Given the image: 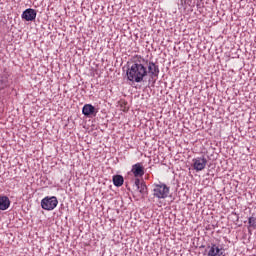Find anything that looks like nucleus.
I'll return each mask as SVG.
<instances>
[{
    "mask_svg": "<svg viewBox=\"0 0 256 256\" xmlns=\"http://www.w3.org/2000/svg\"><path fill=\"white\" fill-rule=\"evenodd\" d=\"M145 65H147V60L141 55L133 56L126 73L128 81L141 83L147 77V66Z\"/></svg>",
    "mask_w": 256,
    "mask_h": 256,
    "instance_id": "obj_1",
    "label": "nucleus"
},
{
    "mask_svg": "<svg viewBox=\"0 0 256 256\" xmlns=\"http://www.w3.org/2000/svg\"><path fill=\"white\" fill-rule=\"evenodd\" d=\"M170 188L165 183L153 185V195L156 199H167L169 197Z\"/></svg>",
    "mask_w": 256,
    "mask_h": 256,
    "instance_id": "obj_2",
    "label": "nucleus"
},
{
    "mask_svg": "<svg viewBox=\"0 0 256 256\" xmlns=\"http://www.w3.org/2000/svg\"><path fill=\"white\" fill-rule=\"evenodd\" d=\"M57 205H59V201L55 196H52V197L47 196L41 200V207L45 211H53V209H55Z\"/></svg>",
    "mask_w": 256,
    "mask_h": 256,
    "instance_id": "obj_3",
    "label": "nucleus"
},
{
    "mask_svg": "<svg viewBox=\"0 0 256 256\" xmlns=\"http://www.w3.org/2000/svg\"><path fill=\"white\" fill-rule=\"evenodd\" d=\"M192 163L193 169L199 173V171H203L207 167V158L205 156L197 157L192 160Z\"/></svg>",
    "mask_w": 256,
    "mask_h": 256,
    "instance_id": "obj_4",
    "label": "nucleus"
},
{
    "mask_svg": "<svg viewBox=\"0 0 256 256\" xmlns=\"http://www.w3.org/2000/svg\"><path fill=\"white\" fill-rule=\"evenodd\" d=\"M129 175H133L134 178L143 177V175H145V167L143 166V163L138 162L132 165Z\"/></svg>",
    "mask_w": 256,
    "mask_h": 256,
    "instance_id": "obj_5",
    "label": "nucleus"
},
{
    "mask_svg": "<svg viewBox=\"0 0 256 256\" xmlns=\"http://www.w3.org/2000/svg\"><path fill=\"white\" fill-rule=\"evenodd\" d=\"M208 256H223V248L217 246V244H211L206 249Z\"/></svg>",
    "mask_w": 256,
    "mask_h": 256,
    "instance_id": "obj_6",
    "label": "nucleus"
},
{
    "mask_svg": "<svg viewBox=\"0 0 256 256\" xmlns=\"http://www.w3.org/2000/svg\"><path fill=\"white\" fill-rule=\"evenodd\" d=\"M22 19H24L25 21H35V19H37V11L32 8L26 9L22 13Z\"/></svg>",
    "mask_w": 256,
    "mask_h": 256,
    "instance_id": "obj_7",
    "label": "nucleus"
},
{
    "mask_svg": "<svg viewBox=\"0 0 256 256\" xmlns=\"http://www.w3.org/2000/svg\"><path fill=\"white\" fill-rule=\"evenodd\" d=\"M148 73L151 77V79H154V81H157V77H159V66H157L153 62L148 63Z\"/></svg>",
    "mask_w": 256,
    "mask_h": 256,
    "instance_id": "obj_8",
    "label": "nucleus"
},
{
    "mask_svg": "<svg viewBox=\"0 0 256 256\" xmlns=\"http://www.w3.org/2000/svg\"><path fill=\"white\" fill-rule=\"evenodd\" d=\"M11 207V200L7 196H0V211H7Z\"/></svg>",
    "mask_w": 256,
    "mask_h": 256,
    "instance_id": "obj_9",
    "label": "nucleus"
},
{
    "mask_svg": "<svg viewBox=\"0 0 256 256\" xmlns=\"http://www.w3.org/2000/svg\"><path fill=\"white\" fill-rule=\"evenodd\" d=\"M82 113L86 117H90V115H95V106L91 104H86L82 108Z\"/></svg>",
    "mask_w": 256,
    "mask_h": 256,
    "instance_id": "obj_10",
    "label": "nucleus"
},
{
    "mask_svg": "<svg viewBox=\"0 0 256 256\" xmlns=\"http://www.w3.org/2000/svg\"><path fill=\"white\" fill-rule=\"evenodd\" d=\"M113 183L115 187H121L125 183V179L121 175H115L113 176Z\"/></svg>",
    "mask_w": 256,
    "mask_h": 256,
    "instance_id": "obj_11",
    "label": "nucleus"
},
{
    "mask_svg": "<svg viewBox=\"0 0 256 256\" xmlns=\"http://www.w3.org/2000/svg\"><path fill=\"white\" fill-rule=\"evenodd\" d=\"M138 189L142 195H145V193H147V186L145 184H141Z\"/></svg>",
    "mask_w": 256,
    "mask_h": 256,
    "instance_id": "obj_12",
    "label": "nucleus"
},
{
    "mask_svg": "<svg viewBox=\"0 0 256 256\" xmlns=\"http://www.w3.org/2000/svg\"><path fill=\"white\" fill-rule=\"evenodd\" d=\"M248 223L250 225V227H256V219L255 217H250L249 220H248Z\"/></svg>",
    "mask_w": 256,
    "mask_h": 256,
    "instance_id": "obj_13",
    "label": "nucleus"
},
{
    "mask_svg": "<svg viewBox=\"0 0 256 256\" xmlns=\"http://www.w3.org/2000/svg\"><path fill=\"white\" fill-rule=\"evenodd\" d=\"M140 178H141V177H137V178H135V180H134V183H135L137 189H139V186L141 185V179H140Z\"/></svg>",
    "mask_w": 256,
    "mask_h": 256,
    "instance_id": "obj_14",
    "label": "nucleus"
}]
</instances>
